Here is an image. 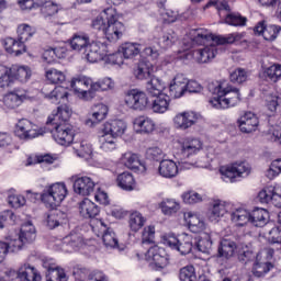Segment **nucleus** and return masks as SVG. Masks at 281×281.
Returning <instances> with one entry per match:
<instances>
[{"label":"nucleus","mask_w":281,"mask_h":281,"mask_svg":"<svg viewBox=\"0 0 281 281\" xmlns=\"http://www.w3.org/2000/svg\"><path fill=\"white\" fill-rule=\"evenodd\" d=\"M229 78L234 85H243L249 80V72L245 68H237L231 72Z\"/></svg>","instance_id":"53"},{"label":"nucleus","mask_w":281,"mask_h":281,"mask_svg":"<svg viewBox=\"0 0 281 281\" xmlns=\"http://www.w3.org/2000/svg\"><path fill=\"white\" fill-rule=\"evenodd\" d=\"M12 85V69L0 65V89H5Z\"/></svg>","instance_id":"55"},{"label":"nucleus","mask_w":281,"mask_h":281,"mask_svg":"<svg viewBox=\"0 0 281 281\" xmlns=\"http://www.w3.org/2000/svg\"><path fill=\"white\" fill-rule=\"evenodd\" d=\"M116 183L121 190L131 192L135 190V178L131 172L120 173L116 178Z\"/></svg>","instance_id":"38"},{"label":"nucleus","mask_w":281,"mask_h":281,"mask_svg":"<svg viewBox=\"0 0 281 281\" xmlns=\"http://www.w3.org/2000/svg\"><path fill=\"white\" fill-rule=\"evenodd\" d=\"M124 104L132 111H146V109L150 108V100L146 92L132 89L125 93Z\"/></svg>","instance_id":"7"},{"label":"nucleus","mask_w":281,"mask_h":281,"mask_svg":"<svg viewBox=\"0 0 281 281\" xmlns=\"http://www.w3.org/2000/svg\"><path fill=\"white\" fill-rule=\"evenodd\" d=\"M210 91L215 95L209 100L213 109H229L236 106L241 100L240 90L227 81L210 85Z\"/></svg>","instance_id":"2"},{"label":"nucleus","mask_w":281,"mask_h":281,"mask_svg":"<svg viewBox=\"0 0 281 281\" xmlns=\"http://www.w3.org/2000/svg\"><path fill=\"white\" fill-rule=\"evenodd\" d=\"M279 175H281V158H278L271 162L269 169L266 172V177L271 180L276 179V177Z\"/></svg>","instance_id":"64"},{"label":"nucleus","mask_w":281,"mask_h":281,"mask_svg":"<svg viewBox=\"0 0 281 281\" xmlns=\"http://www.w3.org/2000/svg\"><path fill=\"white\" fill-rule=\"evenodd\" d=\"M164 81H161V79H159V77H150V80L147 81L146 85V89L147 92L149 93V95H153V98L157 97V95H162L164 93H161L164 91Z\"/></svg>","instance_id":"42"},{"label":"nucleus","mask_w":281,"mask_h":281,"mask_svg":"<svg viewBox=\"0 0 281 281\" xmlns=\"http://www.w3.org/2000/svg\"><path fill=\"white\" fill-rule=\"evenodd\" d=\"M225 23L234 27H245V25H247V18L243 16L240 13H227L225 15Z\"/></svg>","instance_id":"51"},{"label":"nucleus","mask_w":281,"mask_h":281,"mask_svg":"<svg viewBox=\"0 0 281 281\" xmlns=\"http://www.w3.org/2000/svg\"><path fill=\"white\" fill-rule=\"evenodd\" d=\"M76 154L82 159H91V155H93V148L91 147V144H89L87 140H83L79 144V146L76 147Z\"/></svg>","instance_id":"58"},{"label":"nucleus","mask_w":281,"mask_h":281,"mask_svg":"<svg viewBox=\"0 0 281 281\" xmlns=\"http://www.w3.org/2000/svg\"><path fill=\"white\" fill-rule=\"evenodd\" d=\"M14 133L20 139H34L43 136L45 132L43 130H34V125L30 120L22 119L18 122Z\"/></svg>","instance_id":"12"},{"label":"nucleus","mask_w":281,"mask_h":281,"mask_svg":"<svg viewBox=\"0 0 281 281\" xmlns=\"http://www.w3.org/2000/svg\"><path fill=\"white\" fill-rule=\"evenodd\" d=\"M200 117L201 114L193 111L180 112L173 117V126L178 131H188L199 122Z\"/></svg>","instance_id":"13"},{"label":"nucleus","mask_w":281,"mask_h":281,"mask_svg":"<svg viewBox=\"0 0 281 281\" xmlns=\"http://www.w3.org/2000/svg\"><path fill=\"white\" fill-rule=\"evenodd\" d=\"M271 269H273L272 263L262 259L261 254H257L256 261L252 267L254 276H256V278H262V276L269 273Z\"/></svg>","instance_id":"34"},{"label":"nucleus","mask_w":281,"mask_h":281,"mask_svg":"<svg viewBox=\"0 0 281 281\" xmlns=\"http://www.w3.org/2000/svg\"><path fill=\"white\" fill-rule=\"evenodd\" d=\"M162 243L170 249L179 251L181 256H188L192 251V236L181 235L177 237L175 234H166L162 236Z\"/></svg>","instance_id":"6"},{"label":"nucleus","mask_w":281,"mask_h":281,"mask_svg":"<svg viewBox=\"0 0 281 281\" xmlns=\"http://www.w3.org/2000/svg\"><path fill=\"white\" fill-rule=\"evenodd\" d=\"M71 108L64 104L57 108L56 113H53L47 119V126H52L50 133L53 139L59 144V146H70L74 144V137L76 132L74 125L69 124V117H71Z\"/></svg>","instance_id":"1"},{"label":"nucleus","mask_w":281,"mask_h":281,"mask_svg":"<svg viewBox=\"0 0 281 281\" xmlns=\"http://www.w3.org/2000/svg\"><path fill=\"white\" fill-rule=\"evenodd\" d=\"M103 12L108 19V25L103 34L106 41L116 43V41L122 38V34H124V24L117 20V11L114 8H108Z\"/></svg>","instance_id":"4"},{"label":"nucleus","mask_w":281,"mask_h":281,"mask_svg":"<svg viewBox=\"0 0 281 281\" xmlns=\"http://www.w3.org/2000/svg\"><path fill=\"white\" fill-rule=\"evenodd\" d=\"M74 192L80 196H89L95 190V182L91 177L74 176Z\"/></svg>","instance_id":"14"},{"label":"nucleus","mask_w":281,"mask_h":281,"mask_svg":"<svg viewBox=\"0 0 281 281\" xmlns=\"http://www.w3.org/2000/svg\"><path fill=\"white\" fill-rule=\"evenodd\" d=\"M109 53V46L102 42H90L82 53L88 63H98Z\"/></svg>","instance_id":"10"},{"label":"nucleus","mask_w":281,"mask_h":281,"mask_svg":"<svg viewBox=\"0 0 281 281\" xmlns=\"http://www.w3.org/2000/svg\"><path fill=\"white\" fill-rule=\"evenodd\" d=\"M26 243L19 236L10 237L9 243H7V254H16L25 247Z\"/></svg>","instance_id":"54"},{"label":"nucleus","mask_w":281,"mask_h":281,"mask_svg":"<svg viewBox=\"0 0 281 281\" xmlns=\"http://www.w3.org/2000/svg\"><path fill=\"white\" fill-rule=\"evenodd\" d=\"M2 45L7 54L11 56H22L27 52V46L20 38L5 37L2 40Z\"/></svg>","instance_id":"16"},{"label":"nucleus","mask_w":281,"mask_h":281,"mask_svg":"<svg viewBox=\"0 0 281 281\" xmlns=\"http://www.w3.org/2000/svg\"><path fill=\"white\" fill-rule=\"evenodd\" d=\"M115 137L111 136L110 134L103 133V135L100 137V149L103 150V153H111L117 148V143L115 142Z\"/></svg>","instance_id":"45"},{"label":"nucleus","mask_w":281,"mask_h":281,"mask_svg":"<svg viewBox=\"0 0 281 281\" xmlns=\"http://www.w3.org/2000/svg\"><path fill=\"white\" fill-rule=\"evenodd\" d=\"M184 222L187 223L190 232L193 234H201L205 232V221L199 217V215L191 212L184 213Z\"/></svg>","instance_id":"27"},{"label":"nucleus","mask_w":281,"mask_h":281,"mask_svg":"<svg viewBox=\"0 0 281 281\" xmlns=\"http://www.w3.org/2000/svg\"><path fill=\"white\" fill-rule=\"evenodd\" d=\"M216 54H218V47H216L214 44H211L204 48L194 50L193 56L196 63L205 65L207 63H212V60L216 58Z\"/></svg>","instance_id":"21"},{"label":"nucleus","mask_w":281,"mask_h":281,"mask_svg":"<svg viewBox=\"0 0 281 281\" xmlns=\"http://www.w3.org/2000/svg\"><path fill=\"white\" fill-rule=\"evenodd\" d=\"M64 243L66 245H69V247H72L75 251H78V249L85 247V237L78 233H72L64 238Z\"/></svg>","instance_id":"47"},{"label":"nucleus","mask_w":281,"mask_h":281,"mask_svg":"<svg viewBox=\"0 0 281 281\" xmlns=\"http://www.w3.org/2000/svg\"><path fill=\"white\" fill-rule=\"evenodd\" d=\"M251 168L247 162H236L232 166H223L220 168L221 179L225 183H235L237 177H248Z\"/></svg>","instance_id":"8"},{"label":"nucleus","mask_w":281,"mask_h":281,"mask_svg":"<svg viewBox=\"0 0 281 281\" xmlns=\"http://www.w3.org/2000/svg\"><path fill=\"white\" fill-rule=\"evenodd\" d=\"M27 245V243H34L36 240V228L32 222L22 224L20 233L18 234Z\"/></svg>","instance_id":"39"},{"label":"nucleus","mask_w":281,"mask_h":281,"mask_svg":"<svg viewBox=\"0 0 281 281\" xmlns=\"http://www.w3.org/2000/svg\"><path fill=\"white\" fill-rule=\"evenodd\" d=\"M155 71V66L148 60L138 61L136 69L134 70V76L137 80H148L153 77Z\"/></svg>","instance_id":"31"},{"label":"nucleus","mask_w":281,"mask_h":281,"mask_svg":"<svg viewBox=\"0 0 281 281\" xmlns=\"http://www.w3.org/2000/svg\"><path fill=\"white\" fill-rule=\"evenodd\" d=\"M203 148V143L199 138H187L180 145V155L183 159L196 155Z\"/></svg>","instance_id":"18"},{"label":"nucleus","mask_w":281,"mask_h":281,"mask_svg":"<svg viewBox=\"0 0 281 281\" xmlns=\"http://www.w3.org/2000/svg\"><path fill=\"white\" fill-rule=\"evenodd\" d=\"M195 247L202 254H210L212 251V237L209 234H203L198 239Z\"/></svg>","instance_id":"56"},{"label":"nucleus","mask_w":281,"mask_h":281,"mask_svg":"<svg viewBox=\"0 0 281 281\" xmlns=\"http://www.w3.org/2000/svg\"><path fill=\"white\" fill-rule=\"evenodd\" d=\"M90 43L89 35L77 33L69 40V45L74 52L83 54Z\"/></svg>","instance_id":"32"},{"label":"nucleus","mask_w":281,"mask_h":281,"mask_svg":"<svg viewBox=\"0 0 281 281\" xmlns=\"http://www.w3.org/2000/svg\"><path fill=\"white\" fill-rule=\"evenodd\" d=\"M258 116L252 112H246L238 120V126L241 133H254L256 128H258Z\"/></svg>","instance_id":"25"},{"label":"nucleus","mask_w":281,"mask_h":281,"mask_svg":"<svg viewBox=\"0 0 281 281\" xmlns=\"http://www.w3.org/2000/svg\"><path fill=\"white\" fill-rule=\"evenodd\" d=\"M146 225V217L139 211H134L130 214L128 227L131 232L137 233Z\"/></svg>","instance_id":"41"},{"label":"nucleus","mask_w":281,"mask_h":281,"mask_svg":"<svg viewBox=\"0 0 281 281\" xmlns=\"http://www.w3.org/2000/svg\"><path fill=\"white\" fill-rule=\"evenodd\" d=\"M12 85L16 82L25 83L32 78V70L27 66H13L11 67Z\"/></svg>","instance_id":"33"},{"label":"nucleus","mask_w":281,"mask_h":281,"mask_svg":"<svg viewBox=\"0 0 281 281\" xmlns=\"http://www.w3.org/2000/svg\"><path fill=\"white\" fill-rule=\"evenodd\" d=\"M186 87H188V83H186V77L183 76V74L176 75V77L169 85L170 98H175L176 100L179 98H183V95H186L187 93Z\"/></svg>","instance_id":"22"},{"label":"nucleus","mask_w":281,"mask_h":281,"mask_svg":"<svg viewBox=\"0 0 281 281\" xmlns=\"http://www.w3.org/2000/svg\"><path fill=\"white\" fill-rule=\"evenodd\" d=\"M90 226H91L92 232L97 236L104 234L106 231H109L111 228L106 225V223H104V221L98 220L95 217L91 220Z\"/></svg>","instance_id":"61"},{"label":"nucleus","mask_w":281,"mask_h":281,"mask_svg":"<svg viewBox=\"0 0 281 281\" xmlns=\"http://www.w3.org/2000/svg\"><path fill=\"white\" fill-rule=\"evenodd\" d=\"M67 184H65V182H56L44 188L41 200L46 207L54 210L67 199Z\"/></svg>","instance_id":"3"},{"label":"nucleus","mask_w":281,"mask_h":281,"mask_svg":"<svg viewBox=\"0 0 281 281\" xmlns=\"http://www.w3.org/2000/svg\"><path fill=\"white\" fill-rule=\"evenodd\" d=\"M47 270L46 281H67V274L63 268L49 266Z\"/></svg>","instance_id":"52"},{"label":"nucleus","mask_w":281,"mask_h":281,"mask_svg":"<svg viewBox=\"0 0 281 281\" xmlns=\"http://www.w3.org/2000/svg\"><path fill=\"white\" fill-rule=\"evenodd\" d=\"M158 172L165 179H175L179 175V166L173 160L165 159L160 161Z\"/></svg>","instance_id":"28"},{"label":"nucleus","mask_w":281,"mask_h":281,"mask_svg":"<svg viewBox=\"0 0 281 281\" xmlns=\"http://www.w3.org/2000/svg\"><path fill=\"white\" fill-rule=\"evenodd\" d=\"M46 78L48 82H52V85H61V82H65L66 80L65 72L55 68L46 71Z\"/></svg>","instance_id":"57"},{"label":"nucleus","mask_w":281,"mask_h":281,"mask_svg":"<svg viewBox=\"0 0 281 281\" xmlns=\"http://www.w3.org/2000/svg\"><path fill=\"white\" fill-rule=\"evenodd\" d=\"M26 98L25 90L15 89L4 95L3 104L7 109H19Z\"/></svg>","instance_id":"23"},{"label":"nucleus","mask_w":281,"mask_h":281,"mask_svg":"<svg viewBox=\"0 0 281 281\" xmlns=\"http://www.w3.org/2000/svg\"><path fill=\"white\" fill-rule=\"evenodd\" d=\"M102 132L117 139L126 133V123L122 120L105 122Z\"/></svg>","instance_id":"24"},{"label":"nucleus","mask_w":281,"mask_h":281,"mask_svg":"<svg viewBox=\"0 0 281 281\" xmlns=\"http://www.w3.org/2000/svg\"><path fill=\"white\" fill-rule=\"evenodd\" d=\"M119 52L123 58L128 60L135 58V56H139L142 53V44L126 42L120 46Z\"/></svg>","instance_id":"35"},{"label":"nucleus","mask_w":281,"mask_h":281,"mask_svg":"<svg viewBox=\"0 0 281 281\" xmlns=\"http://www.w3.org/2000/svg\"><path fill=\"white\" fill-rule=\"evenodd\" d=\"M145 259L149 262L151 269L159 271L161 269H166L169 263L168 254H166V249L159 246L150 247L145 254Z\"/></svg>","instance_id":"9"},{"label":"nucleus","mask_w":281,"mask_h":281,"mask_svg":"<svg viewBox=\"0 0 281 281\" xmlns=\"http://www.w3.org/2000/svg\"><path fill=\"white\" fill-rule=\"evenodd\" d=\"M269 221V212L265 209H255L250 213V223L255 227H265Z\"/></svg>","instance_id":"36"},{"label":"nucleus","mask_w":281,"mask_h":281,"mask_svg":"<svg viewBox=\"0 0 281 281\" xmlns=\"http://www.w3.org/2000/svg\"><path fill=\"white\" fill-rule=\"evenodd\" d=\"M180 281H196V271L194 266H186L180 269L179 272Z\"/></svg>","instance_id":"60"},{"label":"nucleus","mask_w":281,"mask_h":281,"mask_svg":"<svg viewBox=\"0 0 281 281\" xmlns=\"http://www.w3.org/2000/svg\"><path fill=\"white\" fill-rule=\"evenodd\" d=\"M133 124L138 135H150L155 132V128H156L155 121L144 115H140L134 119Z\"/></svg>","instance_id":"20"},{"label":"nucleus","mask_w":281,"mask_h":281,"mask_svg":"<svg viewBox=\"0 0 281 281\" xmlns=\"http://www.w3.org/2000/svg\"><path fill=\"white\" fill-rule=\"evenodd\" d=\"M121 164L130 170H139V172H146V162L139 159L137 154L126 151L121 157Z\"/></svg>","instance_id":"19"},{"label":"nucleus","mask_w":281,"mask_h":281,"mask_svg":"<svg viewBox=\"0 0 281 281\" xmlns=\"http://www.w3.org/2000/svg\"><path fill=\"white\" fill-rule=\"evenodd\" d=\"M18 38L25 45L29 40L36 34V29L30 26L29 24H20L18 26Z\"/></svg>","instance_id":"48"},{"label":"nucleus","mask_w":281,"mask_h":281,"mask_svg":"<svg viewBox=\"0 0 281 281\" xmlns=\"http://www.w3.org/2000/svg\"><path fill=\"white\" fill-rule=\"evenodd\" d=\"M231 220L233 223H236L238 227H244V225L250 223L251 213H249V211H247L246 209H236L232 212Z\"/></svg>","instance_id":"37"},{"label":"nucleus","mask_w":281,"mask_h":281,"mask_svg":"<svg viewBox=\"0 0 281 281\" xmlns=\"http://www.w3.org/2000/svg\"><path fill=\"white\" fill-rule=\"evenodd\" d=\"M210 214V218H212V221H216L217 218H221V216H225V214H227V203L221 200L213 201Z\"/></svg>","instance_id":"43"},{"label":"nucleus","mask_w":281,"mask_h":281,"mask_svg":"<svg viewBox=\"0 0 281 281\" xmlns=\"http://www.w3.org/2000/svg\"><path fill=\"white\" fill-rule=\"evenodd\" d=\"M236 251V243L229 239H222L218 246L220 258L229 259Z\"/></svg>","instance_id":"40"},{"label":"nucleus","mask_w":281,"mask_h":281,"mask_svg":"<svg viewBox=\"0 0 281 281\" xmlns=\"http://www.w3.org/2000/svg\"><path fill=\"white\" fill-rule=\"evenodd\" d=\"M74 277L77 281H109L104 272L93 271L89 272L87 268H74Z\"/></svg>","instance_id":"17"},{"label":"nucleus","mask_w":281,"mask_h":281,"mask_svg":"<svg viewBox=\"0 0 281 281\" xmlns=\"http://www.w3.org/2000/svg\"><path fill=\"white\" fill-rule=\"evenodd\" d=\"M243 34L235 32L229 33L226 35H212L207 34V31L204 30H196L195 36L193 37L194 43H198L199 45H203L205 41H213L216 45H232L234 43H238V41H243Z\"/></svg>","instance_id":"5"},{"label":"nucleus","mask_w":281,"mask_h":281,"mask_svg":"<svg viewBox=\"0 0 281 281\" xmlns=\"http://www.w3.org/2000/svg\"><path fill=\"white\" fill-rule=\"evenodd\" d=\"M267 78L271 79L272 82H278L281 78V65L274 64L268 67L265 71Z\"/></svg>","instance_id":"63"},{"label":"nucleus","mask_w":281,"mask_h":281,"mask_svg":"<svg viewBox=\"0 0 281 281\" xmlns=\"http://www.w3.org/2000/svg\"><path fill=\"white\" fill-rule=\"evenodd\" d=\"M67 215L60 211H55L47 216V227L56 229L60 223H65Z\"/></svg>","instance_id":"50"},{"label":"nucleus","mask_w":281,"mask_h":281,"mask_svg":"<svg viewBox=\"0 0 281 281\" xmlns=\"http://www.w3.org/2000/svg\"><path fill=\"white\" fill-rule=\"evenodd\" d=\"M177 41H179L177 33H175V31L172 30H169L164 33V35L159 38L158 43L162 49H169V47H172V45H175Z\"/></svg>","instance_id":"49"},{"label":"nucleus","mask_w":281,"mask_h":281,"mask_svg":"<svg viewBox=\"0 0 281 281\" xmlns=\"http://www.w3.org/2000/svg\"><path fill=\"white\" fill-rule=\"evenodd\" d=\"M47 100L53 102V104H59L60 100H67L69 98V91L67 88L57 86L53 91L46 94Z\"/></svg>","instance_id":"44"},{"label":"nucleus","mask_w":281,"mask_h":281,"mask_svg":"<svg viewBox=\"0 0 281 281\" xmlns=\"http://www.w3.org/2000/svg\"><path fill=\"white\" fill-rule=\"evenodd\" d=\"M41 14L44 19H52L55 14H58V4L49 0L42 9Z\"/></svg>","instance_id":"62"},{"label":"nucleus","mask_w":281,"mask_h":281,"mask_svg":"<svg viewBox=\"0 0 281 281\" xmlns=\"http://www.w3.org/2000/svg\"><path fill=\"white\" fill-rule=\"evenodd\" d=\"M106 115H109V106L103 103H99L93 106L92 114L86 121L88 126H93V124H100L103 120H106Z\"/></svg>","instance_id":"29"},{"label":"nucleus","mask_w":281,"mask_h":281,"mask_svg":"<svg viewBox=\"0 0 281 281\" xmlns=\"http://www.w3.org/2000/svg\"><path fill=\"white\" fill-rule=\"evenodd\" d=\"M18 279L20 281H42L43 277L34 266L23 262L18 269Z\"/></svg>","instance_id":"15"},{"label":"nucleus","mask_w":281,"mask_h":281,"mask_svg":"<svg viewBox=\"0 0 281 281\" xmlns=\"http://www.w3.org/2000/svg\"><path fill=\"white\" fill-rule=\"evenodd\" d=\"M102 240L103 245H105V247H110L111 249H115V247H117L119 245L117 236L115 235L113 228L104 232V234L102 235Z\"/></svg>","instance_id":"59"},{"label":"nucleus","mask_w":281,"mask_h":281,"mask_svg":"<svg viewBox=\"0 0 281 281\" xmlns=\"http://www.w3.org/2000/svg\"><path fill=\"white\" fill-rule=\"evenodd\" d=\"M153 113L164 114L170 109V95L164 93L156 95L155 100L149 103Z\"/></svg>","instance_id":"30"},{"label":"nucleus","mask_w":281,"mask_h":281,"mask_svg":"<svg viewBox=\"0 0 281 281\" xmlns=\"http://www.w3.org/2000/svg\"><path fill=\"white\" fill-rule=\"evenodd\" d=\"M160 210L166 216H172L181 210V205L172 199H166L160 203Z\"/></svg>","instance_id":"46"},{"label":"nucleus","mask_w":281,"mask_h":281,"mask_svg":"<svg viewBox=\"0 0 281 281\" xmlns=\"http://www.w3.org/2000/svg\"><path fill=\"white\" fill-rule=\"evenodd\" d=\"M78 210L82 218H91V221L100 214V206L87 198L79 202Z\"/></svg>","instance_id":"26"},{"label":"nucleus","mask_w":281,"mask_h":281,"mask_svg":"<svg viewBox=\"0 0 281 281\" xmlns=\"http://www.w3.org/2000/svg\"><path fill=\"white\" fill-rule=\"evenodd\" d=\"M260 203H270L274 207H281V184L268 186L258 193Z\"/></svg>","instance_id":"11"}]
</instances>
